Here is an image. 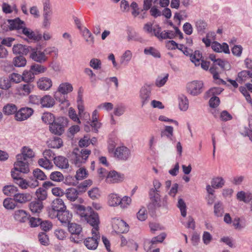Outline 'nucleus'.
<instances>
[{
	"label": "nucleus",
	"mask_w": 252,
	"mask_h": 252,
	"mask_svg": "<svg viewBox=\"0 0 252 252\" xmlns=\"http://www.w3.org/2000/svg\"><path fill=\"white\" fill-rule=\"evenodd\" d=\"M144 53L145 55H150L154 58H160V53L157 49L150 47L149 48H145Z\"/></svg>",
	"instance_id": "44"
},
{
	"label": "nucleus",
	"mask_w": 252,
	"mask_h": 252,
	"mask_svg": "<svg viewBox=\"0 0 252 252\" xmlns=\"http://www.w3.org/2000/svg\"><path fill=\"white\" fill-rule=\"evenodd\" d=\"M8 27L5 29L4 26H2L3 29L7 31L8 29L9 31L17 30L18 33H21V30L23 25H25V23L22 21L19 18H16L14 19H8L7 21Z\"/></svg>",
	"instance_id": "9"
},
{
	"label": "nucleus",
	"mask_w": 252,
	"mask_h": 252,
	"mask_svg": "<svg viewBox=\"0 0 252 252\" xmlns=\"http://www.w3.org/2000/svg\"><path fill=\"white\" fill-rule=\"evenodd\" d=\"M37 85L39 89L48 90L52 87V82L49 78L42 77L37 81Z\"/></svg>",
	"instance_id": "24"
},
{
	"label": "nucleus",
	"mask_w": 252,
	"mask_h": 252,
	"mask_svg": "<svg viewBox=\"0 0 252 252\" xmlns=\"http://www.w3.org/2000/svg\"><path fill=\"white\" fill-rule=\"evenodd\" d=\"M22 77L23 81L27 83L32 82L34 79V75L31 69L29 71H24L23 73Z\"/></svg>",
	"instance_id": "47"
},
{
	"label": "nucleus",
	"mask_w": 252,
	"mask_h": 252,
	"mask_svg": "<svg viewBox=\"0 0 252 252\" xmlns=\"http://www.w3.org/2000/svg\"><path fill=\"white\" fill-rule=\"evenodd\" d=\"M35 195L37 197V200L42 202L47 198V191L44 189L39 188L35 191Z\"/></svg>",
	"instance_id": "43"
},
{
	"label": "nucleus",
	"mask_w": 252,
	"mask_h": 252,
	"mask_svg": "<svg viewBox=\"0 0 252 252\" xmlns=\"http://www.w3.org/2000/svg\"><path fill=\"white\" fill-rule=\"evenodd\" d=\"M30 57L34 62L39 63H44L48 60V57L45 56L43 51H38L37 48H32Z\"/></svg>",
	"instance_id": "11"
},
{
	"label": "nucleus",
	"mask_w": 252,
	"mask_h": 252,
	"mask_svg": "<svg viewBox=\"0 0 252 252\" xmlns=\"http://www.w3.org/2000/svg\"><path fill=\"white\" fill-rule=\"evenodd\" d=\"M17 111V107L16 105L12 103H8L3 108V112L7 115H10L15 114Z\"/></svg>",
	"instance_id": "37"
},
{
	"label": "nucleus",
	"mask_w": 252,
	"mask_h": 252,
	"mask_svg": "<svg viewBox=\"0 0 252 252\" xmlns=\"http://www.w3.org/2000/svg\"><path fill=\"white\" fill-rule=\"evenodd\" d=\"M14 182L22 189H26L29 187L34 188L39 185L38 181L36 180H33V182H32V181H27L22 177L15 178V180H14Z\"/></svg>",
	"instance_id": "15"
},
{
	"label": "nucleus",
	"mask_w": 252,
	"mask_h": 252,
	"mask_svg": "<svg viewBox=\"0 0 252 252\" xmlns=\"http://www.w3.org/2000/svg\"><path fill=\"white\" fill-rule=\"evenodd\" d=\"M237 199L246 203L250 202V211L252 213V193L244 191H238L236 195Z\"/></svg>",
	"instance_id": "18"
},
{
	"label": "nucleus",
	"mask_w": 252,
	"mask_h": 252,
	"mask_svg": "<svg viewBox=\"0 0 252 252\" xmlns=\"http://www.w3.org/2000/svg\"><path fill=\"white\" fill-rule=\"evenodd\" d=\"M99 238V232L97 234L96 231V234H94L92 237L85 239L84 241V245L88 249L94 250L97 248Z\"/></svg>",
	"instance_id": "14"
},
{
	"label": "nucleus",
	"mask_w": 252,
	"mask_h": 252,
	"mask_svg": "<svg viewBox=\"0 0 252 252\" xmlns=\"http://www.w3.org/2000/svg\"><path fill=\"white\" fill-rule=\"evenodd\" d=\"M33 176L34 178V180H36L38 181V180L40 181H44L47 179V177L46 175L45 174V173L40 169L39 168H36L34 170H33ZM33 179L32 180V181L33 182Z\"/></svg>",
	"instance_id": "39"
},
{
	"label": "nucleus",
	"mask_w": 252,
	"mask_h": 252,
	"mask_svg": "<svg viewBox=\"0 0 252 252\" xmlns=\"http://www.w3.org/2000/svg\"><path fill=\"white\" fill-rule=\"evenodd\" d=\"M68 124V119L65 117H59L55 118L54 126H67Z\"/></svg>",
	"instance_id": "57"
},
{
	"label": "nucleus",
	"mask_w": 252,
	"mask_h": 252,
	"mask_svg": "<svg viewBox=\"0 0 252 252\" xmlns=\"http://www.w3.org/2000/svg\"><path fill=\"white\" fill-rule=\"evenodd\" d=\"M34 63L30 67V69L34 76L45 72L47 70V67L41 64Z\"/></svg>",
	"instance_id": "30"
},
{
	"label": "nucleus",
	"mask_w": 252,
	"mask_h": 252,
	"mask_svg": "<svg viewBox=\"0 0 252 252\" xmlns=\"http://www.w3.org/2000/svg\"><path fill=\"white\" fill-rule=\"evenodd\" d=\"M118 139L114 134H111L108 140V149L109 153H112L115 150Z\"/></svg>",
	"instance_id": "33"
},
{
	"label": "nucleus",
	"mask_w": 252,
	"mask_h": 252,
	"mask_svg": "<svg viewBox=\"0 0 252 252\" xmlns=\"http://www.w3.org/2000/svg\"><path fill=\"white\" fill-rule=\"evenodd\" d=\"M87 174V171L85 168H80L77 171L75 178L77 180H81L86 177Z\"/></svg>",
	"instance_id": "63"
},
{
	"label": "nucleus",
	"mask_w": 252,
	"mask_h": 252,
	"mask_svg": "<svg viewBox=\"0 0 252 252\" xmlns=\"http://www.w3.org/2000/svg\"><path fill=\"white\" fill-rule=\"evenodd\" d=\"M119 200V196L117 194L111 193L108 196V203L110 206H118Z\"/></svg>",
	"instance_id": "48"
},
{
	"label": "nucleus",
	"mask_w": 252,
	"mask_h": 252,
	"mask_svg": "<svg viewBox=\"0 0 252 252\" xmlns=\"http://www.w3.org/2000/svg\"><path fill=\"white\" fill-rule=\"evenodd\" d=\"M32 199V195L29 193H17L14 194L13 200L18 203L24 204L31 201Z\"/></svg>",
	"instance_id": "21"
},
{
	"label": "nucleus",
	"mask_w": 252,
	"mask_h": 252,
	"mask_svg": "<svg viewBox=\"0 0 252 252\" xmlns=\"http://www.w3.org/2000/svg\"><path fill=\"white\" fill-rule=\"evenodd\" d=\"M195 27L198 33L203 34L205 32V29L207 27V23L202 20H198L195 22Z\"/></svg>",
	"instance_id": "41"
},
{
	"label": "nucleus",
	"mask_w": 252,
	"mask_h": 252,
	"mask_svg": "<svg viewBox=\"0 0 252 252\" xmlns=\"http://www.w3.org/2000/svg\"><path fill=\"white\" fill-rule=\"evenodd\" d=\"M30 215L24 210H18L15 211L14 218L15 220L20 222H25L28 220Z\"/></svg>",
	"instance_id": "25"
},
{
	"label": "nucleus",
	"mask_w": 252,
	"mask_h": 252,
	"mask_svg": "<svg viewBox=\"0 0 252 252\" xmlns=\"http://www.w3.org/2000/svg\"><path fill=\"white\" fill-rule=\"evenodd\" d=\"M159 192L155 191L154 190L150 189L149 192L151 202L148 205V209L152 215H154L156 210L162 206L166 207L167 203L166 199H163L161 203L160 198Z\"/></svg>",
	"instance_id": "2"
},
{
	"label": "nucleus",
	"mask_w": 252,
	"mask_h": 252,
	"mask_svg": "<svg viewBox=\"0 0 252 252\" xmlns=\"http://www.w3.org/2000/svg\"><path fill=\"white\" fill-rule=\"evenodd\" d=\"M89 65L93 69L98 70L101 68V62L98 59L93 58L90 60Z\"/></svg>",
	"instance_id": "61"
},
{
	"label": "nucleus",
	"mask_w": 252,
	"mask_h": 252,
	"mask_svg": "<svg viewBox=\"0 0 252 252\" xmlns=\"http://www.w3.org/2000/svg\"><path fill=\"white\" fill-rule=\"evenodd\" d=\"M89 196L93 200L97 199L100 196L99 190L97 188H93L88 192Z\"/></svg>",
	"instance_id": "62"
},
{
	"label": "nucleus",
	"mask_w": 252,
	"mask_h": 252,
	"mask_svg": "<svg viewBox=\"0 0 252 252\" xmlns=\"http://www.w3.org/2000/svg\"><path fill=\"white\" fill-rule=\"evenodd\" d=\"M55 103L54 99L49 95H45L41 97V107L51 108L54 105Z\"/></svg>",
	"instance_id": "26"
},
{
	"label": "nucleus",
	"mask_w": 252,
	"mask_h": 252,
	"mask_svg": "<svg viewBox=\"0 0 252 252\" xmlns=\"http://www.w3.org/2000/svg\"><path fill=\"white\" fill-rule=\"evenodd\" d=\"M58 218L59 220L64 225L69 224L72 219V214L70 213L68 210L64 209L62 211L58 213V216H56V218Z\"/></svg>",
	"instance_id": "19"
},
{
	"label": "nucleus",
	"mask_w": 252,
	"mask_h": 252,
	"mask_svg": "<svg viewBox=\"0 0 252 252\" xmlns=\"http://www.w3.org/2000/svg\"><path fill=\"white\" fill-rule=\"evenodd\" d=\"M166 237V234L164 232H162L159 235L154 237L151 240V245L150 246V249L154 248V245L158 243H162Z\"/></svg>",
	"instance_id": "49"
},
{
	"label": "nucleus",
	"mask_w": 252,
	"mask_h": 252,
	"mask_svg": "<svg viewBox=\"0 0 252 252\" xmlns=\"http://www.w3.org/2000/svg\"><path fill=\"white\" fill-rule=\"evenodd\" d=\"M91 153L90 150L84 149L80 151L78 148H75L73 151L71 159L72 163L77 167H80L82 164L86 162Z\"/></svg>",
	"instance_id": "3"
},
{
	"label": "nucleus",
	"mask_w": 252,
	"mask_h": 252,
	"mask_svg": "<svg viewBox=\"0 0 252 252\" xmlns=\"http://www.w3.org/2000/svg\"><path fill=\"white\" fill-rule=\"evenodd\" d=\"M13 199L11 198H7L3 202V206L7 209H13L16 207V204L14 202Z\"/></svg>",
	"instance_id": "58"
},
{
	"label": "nucleus",
	"mask_w": 252,
	"mask_h": 252,
	"mask_svg": "<svg viewBox=\"0 0 252 252\" xmlns=\"http://www.w3.org/2000/svg\"><path fill=\"white\" fill-rule=\"evenodd\" d=\"M66 209L63 201L61 198H57L53 200L51 208L48 210L49 216L52 218H56L58 213Z\"/></svg>",
	"instance_id": "6"
},
{
	"label": "nucleus",
	"mask_w": 252,
	"mask_h": 252,
	"mask_svg": "<svg viewBox=\"0 0 252 252\" xmlns=\"http://www.w3.org/2000/svg\"><path fill=\"white\" fill-rule=\"evenodd\" d=\"M114 228L119 233H124L128 232L129 230L128 225L123 220L117 221V223L114 225Z\"/></svg>",
	"instance_id": "27"
},
{
	"label": "nucleus",
	"mask_w": 252,
	"mask_h": 252,
	"mask_svg": "<svg viewBox=\"0 0 252 252\" xmlns=\"http://www.w3.org/2000/svg\"><path fill=\"white\" fill-rule=\"evenodd\" d=\"M50 179L53 181L59 182L63 181L64 177L61 172L59 171H54L50 174Z\"/></svg>",
	"instance_id": "53"
},
{
	"label": "nucleus",
	"mask_w": 252,
	"mask_h": 252,
	"mask_svg": "<svg viewBox=\"0 0 252 252\" xmlns=\"http://www.w3.org/2000/svg\"><path fill=\"white\" fill-rule=\"evenodd\" d=\"M155 27L157 29H154V35L159 39H172L175 36L172 31L167 30L161 32V28L158 25H156Z\"/></svg>",
	"instance_id": "10"
},
{
	"label": "nucleus",
	"mask_w": 252,
	"mask_h": 252,
	"mask_svg": "<svg viewBox=\"0 0 252 252\" xmlns=\"http://www.w3.org/2000/svg\"><path fill=\"white\" fill-rule=\"evenodd\" d=\"M3 193L7 196H13L17 193L18 188L14 185H6L2 189Z\"/></svg>",
	"instance_id": "31"
},
{
	"label": "nucleus",
	"mask_w": 252,
	"mask_h": 252,
	"mask_svg": "<svg viewBox=\"0 0 252 252\" xmlns=\"http://www.w3.org/2000/svg\"><path fill=\"white\" fill-rule=\"evenodd\" d=\"M11 87V81L6 78H0V88L7 90Z\"/></svg>",
	"instance_id": "59"
},
{
	"label": "nucleus",
	"mask_w": 252,
	"mask_h": 252,
	"mask_svg": "<svg viewBox=\"0 0 252 252\" xmlns=\"http://www.w3.org/2000/svg\"><path fill=\"white\" fill-rule=\"evenodd\" d=\"M223 89L220 87H213L210 88L208 91H207L205 94V97L208 98L211 96H214L216 95L220 94Z\"/></svg>",
	"instance_id": "40"
},
{
	"label": "nucleus",
	"mask_w": 252,
	"mask_h": 252,
	"mask_svg": "<svg viewBox=\"0 0 252 252\" xmlns=\"http://www.w3.org/2000/svg\"><path fill=\"white\" fill-rule=\"evenodd\" d=\"M72 90L73 87L69 83H62L60 85L58 88V92L61 93L63 94H66L68 93L72 92Z\"/></svg>",
	"instance_id": "32"
},
{
	"label": "nucleus",
	"mask_w": 252,
	"mask_h": 252,
	"mask_svg": "<svg viewBox=\"0 0 252 252\" xmlns=\"http://www.w3.org/2000/svg\"><path fill=\"white\" fill-rule=\"evenodd\" d=\"M53 11L50 0H45L43 2V16L52 17Z\"/></svg>",
	"instance_id": "34"
},
{
	"label": "nucleus",
	"mask_w": 252,
	"mask_h": 252,
	"mask_svg": "<svg viewBox=\"0 0 252 252\" xmlns=\"http://www.w3.org/2000/svg\"><path fill=\"white\" fill-rule=\"evenodd\" d=\"M66 197L70 201H75L78 197L79 192L76 189L70 188L66 190Z\"/></svg>",
	"instance_id": "35"
},
{
	"label": "nucleus",
	"mask_w": 252,
	"mask_h": 252,
	"mask_svg": "<svg viewBox=\"0 0 252 252\" xmlns=\"http://www.w3.org/2000/svg\"><path fill=\"white\" fill-rule=\"evenodd\" d=\"M82 34L84 38H86V41L90 44H93L94 43V37L92 35L90 31L86 28H84L82 31Z\"/></svg>",
	"instance_id": "46"
},
{
	"label": "nucleus",
	"mask_w": 252,
	"mask_h": 252,
	"mask_svg": "<svg viewBox=\"0 0 252 252\" xmlns=\"http://www.w3.org/2000/svg\"><path fill=\"white\" fill-rule=\"evenodd\" d=\"M68 230L71 233L70 239L72 242L76 243H79L83 239V235L81 234L82 227L81 225L76 223H69L67 224Z\"/></svg>",
	"instance_id": "4"
},
{
	"label": "nucleus",
	"mask_w": 252,
	"mask_h": 252,
	"mask_svg": "<svg viewBox=\"0 0 252 252\" xmlns=\"http://www.w3.org/2000/svg\"><path fill=\"white\" fill-rule=\"evenodd\" d=\"M73 209L74 212L80 217L82 220L86 221L93 227L92 230V234H96V231L98 230L100 223L97 213L94 212L91 207H85L80 204H74Z\"/></svg>",
	"instance_id": "1"
},
{
	"label": "nucleus",
	"mask_w": 252,
	"mask_h": 252,
	"mask_svg": "<svg viewBox=\"0 0 252 252\" xmlns=\"http://www.w3.org/2000/svg\"><path fill=\"white\" fill-rule=\"evenodd\" d=\"M124 179V175L113 170L107 175L106 181L109 183H116L122 182Z\"/></svg>",
	"instance_id": "16"
},
{
	"label": "nucleus",
	"mask_w": 252,
	"mask_h": 252,
	"mask_svg": "<svg viewBox=\"0 0 252 252\" xmlns=\"http://www.w3.org/2000/svg\"><path fill=\"white\" fill-rule=\"evenodd\" d=\"M249 78H251L249 71L247 70H242L238 73L236 81L239 83H242Z\"/></svg>",
	"instance_id": "42"
},
{
	"label": "nucleus",
	"mask_w": 252,
	"mask_h": 252,
	"mask_svg": "<svg viewBox=\"0 0 252 252\" xmlns=\"http://www.w3.org/2000/svg\"><path fill=\"white\" fill-rule=\"evenodd\" d=\"M113 153L116 159L124 161L128 160L131 156L130 149L123 145L117 147Z\"/></svg>",
	"instance_id": "7"
},
{
	"label": "nucleus",
	"mask_w": 252,
	"mask_h": 252,
	"mask_svg": "<svg viewBox=\"0 0 252 252\" xmlns=\"http://www.w3.org/2000/svg\"><path fill=\"white\" fill-rule=\"evenodd\" d=\"M17 161L14 164V170L23 173H28L30 171L29 164L27 160L20 159L16 156Z\"/></svg>",
	"instance_id": "13"
},
{
	"label": "nucleus",
	"mask_w": 252,
	"mask_h": 252,
	"mask_svg": "<svg viewBox=\"0 0 252 252\" xmlns=\"http://www.w3.org/2000/svg\"><path fill=\"white\" fill-rule=\"evenodd\" d=\"M41 119L44 124L53 126L55 122V116L51 113L45 112L42 114Z\"/></svg>",
	"instance_id": "29"
},
{
	"label": "nucleus",
	"mask_w": 252,
	"mask_h": 252,
	"mask_svg": "<svg viewBox=\"0 0 252 252\" xmlns=\"http://www.w3.org/2000/svg\"><path fill=\"white\" fill-rule=\"evenodd\" d=\"M29 208L33 213H39L43 208V202L37 200L31 202Z\"/></svg>",
	"instance_id": "28"
},
{
	"label": "nucleus",
	"mask_w": 252,
	"mask_h": 252,
	"mask_svg": "<svg viewBox=\"0 0 252 252\" xmlns=\"http://www.w3.org/2000/svg\"><path fill=\"white\" fill-rule=\"evenodd\" d=\"M27 61L26 58L22 55H19L15 57L13 59V64L10 63H6V64L9 69L8 71L13 68V65L15 67H23L26 64Z\"/></svg>",
	"instance_id": "20"
},
{
	"label": "nucleus",
	"mask_w": 252,
	"mask_h": 252,
	"mask_svg": "<svg viewBox=\"0 0 252 252\" xmlns=\"http://www.w3.org/2000/svg\"><path fill=\"white\" fill-rule=\"evenodd\" d=\"M127 40L139 41L141 38L139 36L138 33L131 29H128L127 31Z\"/></svg>",
	"instance_id": "52"
},
{
	"label": "nucleus",
	"mask_w": 252,
	"mask_h": 252,
	"mask_svg": "<svg viewBox=\"0 0 252 252\" xmlns=\"http://www.w3.org/2000/svg\"><path fill=\"white\" fill-rule=\"evenodd\" d=\"M54 162L57 167L61 169H67L69 167L68 160L63 156L54 158Z\"/></svg>",
	"instance_id": "23"
},
{
	"label": "nucleus",
	"mask_w": 252,
	"mask_h": 252,
	"mask_svg": "<svg viewBox=\"0 0 252 252\" xmlns=\"http://www.w3.org/2000/svg\"><path fill=\"white\" fill-rule=\"evenodd\" d=\"M34 153L32 150L28 147L24 146L21 149V153L18 154L17 156L20 159L28 160L34 157Z\"/></svg>",
	"instance_id": "22"
},
{
	"label": "nucleus",
	"mask_w": 252,
	"mask_h": 252,
	"mask_svg": "<svg viewBox=\"0 0 252 252\" xmlns=\"http://www.w3.org/2000/svg\"><path fill=\"white\" fill-rule=\"evenodd\" d=\"M84 72L86 75L89 76L90 81L91 83L95 84L96 81V76L93 71L90 68H85Z\"/></svg>",
	"instance_id": "55"
},
{
	"label": "nucleus",
	"mask_w": 252,
	"mask_h": 252,
	"mask_svg": "<svg viewBox=\"0 0 252 252\" xmlns=\"http://www.w3.org/2000/svg\"><path fill=\"white\" fill-rule=\"evenodd\" d=\"M119 199L118 206L119 205L122 208H126L131 201V198L127 196H125L123 198L119 196Z\"/></svg>",
	"instance_id": "54"
},
{
	"label": "nucleus",
	"mask_w": 252,
	"mask_h": 252,
	"mask_svg": "<svg viewBox=\"0 0 252 252\" xmlns=\"http://www.w3.org/2000/svg\"><path fill=\"white\" fill-rule=\"evenodd\" d=\"M177 206L181 211V215L183 217H185L187 215V206L182 198H180L178 199Z\"/></svg>",
	"instance_id": "51"
},
{
	"label": "nucleus",
	"mask_w": 252,
	"mask_h": 252,
	"mask_svg": "<svg viewBox=\"0 0 252 252\" xmlns=\"http://www.w3.org/2000/svg\"><path fill=\"white\" fill-rule=\"evenodd\" d=\"M43 53L45 56L50 55L54 57H57L58 50L55 47H49L44 50Z\"/></svg>",
	"instance_id": "56"
},
{
	"label": "nucleus",
	"mask_w": 252,
	"mask_h": 252,
	"mask_svg": "<svg viewBox=\"0 0 252 252\" xmlns=\"http://www.w3.org/2000/svg\"><path fill=\"white\" fill-rule=\"evenodd\" d=\"M202 55L200 51L196 50L194 53H192L190 60L194 63L196 66L199 65L200 64V60L202 59Z\"/></svg>",
	"instance_id": "50"
},
{
	"label": "nucleus",
	"mask_w": 252,
	"mask_h": 252,
	"mask_svg": "<svg viewBox=\"0 0 252 252\" xmlns=\"http://www.w3.org/2000/svg\"><path fill=\"white\" fill-rule=\"evenodd\" d=\"M38 163L40 166L46 169H50L53 167L50 160L45 158H39Z\"/></svg>",
	"instance_id": "45"
},
{
	"label": "nucleus",
	"mask_w": 252,
	"mask_h": 252,
	"mask_svg": "<svg viewBox=\"0 0 252 252\" xmlns=\"http://www.w3.org/2000/svg\"><path fill=\"white\" fill-rule=\"evenodd\" d=\"M204 84L201 81L194 80L187 83V92L192 96H197L203 91Z\"/></svg>",
	"instance_id": "5"
},
{
	"label": "nucleus",
	"mask_w": 252,
	"mask_h": 252,
	"mask_svg": "<svg viewBox=\"0 0 252 252\" xmlns=\"http://www.w3.org/2000/svg\"><path fill=\"white\" fill-rule=\"evenodd\" d=\"M151 89L148 85H144L140 90L139 98L142 107L148 104L151 100Z\"/></svg>",
	"instance_id": "8"
},
{
	"label": "nucleus",
	"mask_w": 252,
	"mask_h": 252,
	"mask_svg": "<svg viewBox=\"0 0 252 252\" xmlns=\"http://www.w3.org/2000/svg\"><path fill=\"white\" fill-rule=\"evenodd\" d=\"M178 99L179 108L182 111H186L189 108V100L187 96L182 94Z\"/></svg>",
	"instance_id": "36"
},
{
	"label": "nucleus",
	"mask_w": 252,
	"mask_h": 252,
	"mask_svg": "<svg viewBox=\"0 0 252 252\" xmlns=\"http://www.w3.org/2000/svg\"><path fill=\"white\" fill-rule=\"evenodd\" d=\"M32 48L31 46L24 45L21 44H17L13 45L12 51L13 54L15 55L18 54L24 56V55H27L30 52Z\"/></svg>",
	"instance_id": "17"
},
{
	"label": "nucleus",
	"mask_w": 252,
	"mask_h": 252,
	"mask_svg": "<svg viewBox=\"0 0 252 252\" xmlns=\"http://www.w3.org/2000/svg\"><path fill=\"white\" fill-rule=\"evenodd\" d=\"M33 110L29 107H23L20 109L15 114V120L23 121L30 117L33 114Z\"/></svg>",
	"instance_id": "12"
},
{
	"label": "nucleus",
	"mask_w": 252,
	"mask_h": 252,
	"mask_svg": "<svg viewBox=\"0 0 252 252\" xmlns=\"http://www.w3.org/2000/svg\"><path fill=\"white\" fill-rule=\"evenodd\" d=\"M214 208L215 215L217 217H221L223 212L221 202H218L215 203Z\"/></svg>",
	"instance_id": "64"
},
{
	"label": "nucleus",
	"mask_w": 252,
	"mask_h": 252,
	"mask_svg": "<svg viewBox=\"0 0 252 252\" xmlns=\"http://www.w3.org/2000/svg\"><path fill=\"white\" fill-rule=\"evenodd\" d=\"M224 179L220 177L213 178L211 181V186L214 189L221 188L224 185Z\"/></svg>",
	"instance_id": "38"
},
{
	"label": "nucleus",
	"mask_w": 252,
	"mask_h": 252,
	"mask_svg": "<svg viewBox=\"0 0 252 252\" xmlns=\"http://www.w3.org/2000/svg\"><path fill=\"white\" fill-rule=\"evenodd\" d=\"M34 32L31 29L26 27L25 25H23L22 28H21L20 33L24 34L29 39L32 40V38H33Z\"/></svg>",
	"instance_id": "60"
}]
</instances>
